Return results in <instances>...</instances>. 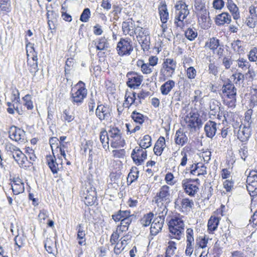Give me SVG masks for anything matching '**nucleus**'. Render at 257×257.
<instances>
[{"instance_id": "f257e3e1", "label": "nucleus", "mask_w": 257, "mask_h": 257, "mask_svg": "<svg viewBox=\"0 0 257 257\" xmlns=\"http://www.w3.org/2000/svg\"><path fill=\"white\" fill-rule=\"evenodd\" d=\"M184 223L183 220L178 217L172 219L169 222V228L171 237L180 240L184 230Z\"/></svg>"}, {"instance_id": "f03ea898", "label": "nucleus", "mask_w": 257, "mask_h": 257, "mask_svg": "<svg viewBox=\"0 0 257 257\" xmlns=\"http://www.w3.org/2000/svg\"><path fill=\"white\" fill-rule=\"evenodd\" d=\"M177 67V63L171 58H167L164 60L160 70V75L162 76L163 80L168 78L172 77Z\"/></svg>"}, {"instance_id": "7ed1b4c3", "label": "nucleus", "mask_w": 257, "mask_h": 257, "mask_svg": "<svg viewBox=\"0 0 257 257\" xmlns=\"http://www.w3.org/2000/svg\"><path fill=\"white\" fill-rule=\"evenodd\" d=\"M108 135L110 138V145L113 148L123 147L125 145L124 140L122 138L121 131L116 127H110Z\"/></svg>"}, {"instance_id": "20e7f679", "label": "nucleus", "mask_w": 257, "mask_h": 257, "mask_svg": "<svg viewBox=\"0 0 257 257\" xmlns=\"http://www.w3.org/2000/svg\"><path fill=\"white\" fill-rule=\"evenodd\" d=\"M189 115L184 118L187 127L192 132L199 130L203 124L202 119L199 118V114L198 113L190 112Z\"/></svg>"}, {"instance_id": "39448f33", "label": "nucleus", "mask_w": 257, "mask_h": 257, "mask_svg": "<svg viewBox=\"0 0 257 257\" xmlns=\"http://www.w3.org/2000/svg\"><path fill=\"white\" fill-rule=\"evenodd\" d=\"M116 50L120 56L130 55L133 51L132 41L129 38H121L117 43Z\"/></svg>"}, {"instance_id": "423d86ee", "label": "nucleus", "mask_w": 257, "mask_h": 257, "mask_svg": "<svg viewBox=\"0 0 257 257\" xmlns=\"http://www.w3.org/2000/svg\"><path fill=\"white\" fill-rule=\"evenodd\" d=\"M87 91L85 87L80 86L75 91V88H72L70 99L71 102L77 105H81L86 97Z\"/></svg>"}, {"instance_id": "0eeeda50", "label": "nucleus", "mask_w": 257, "mask_h": 257, "mask_svg": "<svg viewBox=\"0 0 257 257\" xmlns=\"http://www.w3.org/2000/svg\"><path fill=\"white\" fill-rule=\"evenodd\" d=\"M81 197L86 205H92L94 204L97 199L95 188L89 184L83 190Z\"/></svg>"}, {"instance_id": "6e6552de", "label": "nucleus", "mask_w": 257, "mask_h": 257, "mask_svg": "<svg viewBox=\"0 0 257 257\" xmlns=\"http://www.w3.org/2000/svg\"><path fill=\"white\" fill-rule=\"evenodd\" d=\"M9 138L18 143H24L26 141V132L15 125L11 126L8 132Z\"/></svg>"}, {"instance_id": "1a4fd4ad", "label": "nucleus", "mask_w": 257, "mask_h": 257, "mask_svg": "<svg viewBox=\"0 0 257 257\" xmlns=\"http://www.w3.org/2000/svg\"><path fill=\"white\" fill-rule=\"evenodd\" d=\"M171 195L170 187L167 185H164L161 187L159 192L157 193L155 199V202L157 204L160 203L169 204L171 202Z\"/></svg>"}, {"instance_id": "9d476101", "label": "nucleus", "mask_w": 257, "mask_h": 257, "mask_svg": "<svg viewBox=\"0 0 257 257\" xmlns=\"http://www.w3.org/2000/svg\"><path fill=\"white\" fill-rule=\"evenodd\" d=\"M126 84L131 88H135L139 86L143 81V76L135 72H128L126 74Z\"/></svg>"}, {"instance_id": "9b49d317", "label": "nucleus", "mask_w": 257, "mask_h": 257, "mask_svg": "<svg viewBox=\"0 0 257 257\" xmlns=\"http://www.w3.org/2000/svg\"><path fill=\"white\" fill-rule=\"evenodd\" d=\"M147 151L142 148L136 147L132 151L131 157L137 165H141L147 158Z\"/></svg>"}, {"instance_id": "f8f14e48", "label": "nucleus", "mask_w": 257, "mask_h": 257, "mask_svg": "<svg viewBox=\"0 0 257 257\" xmlns=\"http://www.w3.org/2000/svg\"><path fill=\"white\" fill-rule=\"evenodd\" d=\"M186 242L185 254L187 256H191L193 252L194 246V231L191 228H188L186 230Z\"/></svg>"}, {"instance_id": "ddd939ff", "label": "nucleus", "mask_w": 257, "mask_h": 257, "mask_svg": "<svg viewBox=\"0 0 257 257\" xmlns=\"http://www.w3.org/2000/svg\"><path fill=\"white\" fill-rule=\"evenodd\" d=\"M193 181V179H189L183 180L182 182V187L185 192L191 197L194 196L199 190L198 187L192 183Z\"/></svg>"}, {"instance_id": "4468645a", "label": "nucleus", "mask_w": 257, "mask_h": 257, "mask_svg": "<svg viewBox=\"0 0 257 257\" xmlns=\"http://www.w3.org/2000/svg\"><path fill=\"white\" fill-rule=\"evenodd\" d=\"M47 164L53 174L57 173L60 169L62 168V160L58 158L57 161L54 155L47 156Z\"/></svg>"}, {"instance_id": "2eb2a0df", "label": "nucleus", "mask_w": 257, "mask_h": 257, "mask_svg": "<svg viewBox=\"0 0 257 257\" xmlns=\"http://www.w3.org/2000/svg\"><path fill=\"white\" fill-rule=\"evenodd\" d=\"M175 8L177 11L178 16L176 17L180 19L184 20L189 14V11L188 9V6L183 1H178Z\"/></svg>"}, {"instance_id": "dca6fc26", "label": "nucleus", "mask_w": 257, "mask_h": 257, "mask_svg": "<svg viewBox=\"0 0 257 257\" xmlns=\"http://www.w3.org/2000/svg\"><path fill=\"white\" fill-rule=\"evenodd\" d=\"M136 94L137 93L132 90H126L124 96V102L123 104V106L126 105L125 107L128 108L133 105L136 106H138L140 103L139 101H136L137 99Z\"/></svg>"}, {"instance_id": "f3484780", "label": "nucleus", "mask_w": 257, "mask_h": 257, "mask_svg": "<svg viewBox=\"0 0 257 257\" xmlns=\"http://www.w3.org/2000/svg\"><path fill=\"white\" fill-rule=\"evenodd\" d=\"M164 221V218L158 216L154 218L150 228L152 235H156L162 230Z\"/></svg>"}, {"instance_id": "a211bd4d", "label": "nucleus", "mask_w": 257, "mask_h": 257, "mask_svg": "<svg viewBox=\"0 0 257 257\" xmlns=\"http://www.w3.org/2000/svg\"><path fill=\"white\" fill-rule=\"evenodd\" d=\"M95 114L101 121L107 120L110 116L109 108L102 104L98 105L95 111Z\"/></svg>"}, {"instance_id": "6ab92c4d", "label": "nucleus", "mask_w": 257, "mask_h": 257, "mask_svg": "<svg viewBox=\"0 0 257 257\" xmlns=\"http://www.w3.org/2000/svg\"><path fill=\"white\" fill-rule=\"evenodd\" d=\"M251 132L250 127L241 125L238 131L237 138L242 142H246L250 137Z\"/></svg>"}, {"instance_id": "aec40b11", "label": "nucleus", "mask_w": 257, "mask_h": 257, "mask_svg": "<svg viewBox=\"0 0 257 257\" xmlns=\"http://www.w3.org/2000/svg\"><path fill=\"white\" fill-rule=\"evenodd\" d=\"M222 93L228 98L236 97L237 89L230 81L226 84H224L222 87Z\"/></svg>"}, {"instance_id": "412c9836", "label": "nucleus", "mask_w": 257, "mask_h": 257, "mask_svg": "<svg viewBox=\"0 0 257 257\" xmlns=\"http://www.w3.org/2000/svg\"><path fill=\"white\" fill-rule=\"evenodd\" d=\"M217 124L213 121H208L204 126V131L207 137L212 139L217 131Z\"/></svg>"}, {"instance_id": "4be33fe9", "label": "nucleus", "mask_w": 257, "mask_h": 257, "mask_svg": "<svg viewBox=\"0 0 257 257\" xmlns=\"http://www.w3.org/2000/svg\"><path fill=\"white\" fill-rule=\"evenodd\" d=\"M247 189L248 191H252L250 189V187H253L254 189H257V171L252 170L250 171L249 175L246 179Z\"/></svg>"}, {"instance_id": "5701e85b", "label": "nucleus", "mask_w": 257, "mask_h": 257, "mask_svg": "<svg viewBox=\"0 0 257 257\" xmlns=\"http://www.w3.org/2000/svg\"><path fill=\"white\" fill-rule=\"evenodd\" d=\"M134 215L131 214V212L129 210H119L116 213L112 215V218L115 222L120 221L122 219H125L130 217H134Z\"/></svg>"}, {"instance_id": "b1692460", "label": "nucleus", "mask_w": 257, "mask_h": 257, "mask_svg": "<svg viewBox=\"0 0 257 257\" xmlns=\"http://www.w3.org/2000/svg\"><path fill=\"white\" fill-rule=\"evenodd\" d=\"M231 22V16L228 13H222L216 16L215 22L217 25L220 26L225 24H229Z\"/></svg>"}, {"instance_id": "393cba45", "label": "nucleus", "mask_w": 257, "mask_h": 257, "mask_svg": "<svg viewBox=\"0 0 257 257\" xmlns=\"http://www.w3.org/2000/svg\"><path fill=\"white\" fill-rule=\"evenodd\" d=\"M93 44L98 50H104L109 47V43L104 37L96 39L93 41Z\"/></svg>"}, {"instance_id": "a878e982", "label": "nucleus", "mask_w": 257, "mask_h": 257, "mask_svg": "<svg viewBox=\"0 0 257 257\" xmlns=\"http://www.w3.org/2000/svg\"><path fill=\"white\" fill-rule=\"evenodd\" d=\"M227 7L234 20L240 18L239 9L232 0H227Z\"/></svg>"}, {"instance_id": "bb28decb", "label": "nucleus", "mask_w": 257, "mask_h": 257, "mask_svg": "<svg viewBox=\"0 0 257 257\" xmlns=\"http://www.w3.org/2000/svg\"><path fill=\"white\" fill-rule=\"evenodd\" d=\"M175 82L172 80H169L164 83L160 87V90L163 95L168 94L171 90L175 87Z\"/></svg>"}, {"instance_id": "cd10ccee", "label": "nucleus", "mask_w": 257, "mask_h": 257, "mask_svg": "<svg viewBox=\"0 0 257 257\" xmlns=\"http://www.w3.org/2000/svg\"><path fill=\"white\" fill-rule=\"evenodd\" d=\"M219 222V218L214 216H211L208 221V230L209 232H212L217 228Z\"/></svg>"}, {"instance_id": "c85d7f7f", "label": "nucleus", "mask_w": 257, "mask_h": 257, "mask_svg": "<svg viewBox=\"0 0 257 257\" xmlns=\"http://www.w3.org/2000/svg\"><path fill=\"white\" fill-rule=\"evenodd\" d=\"M188 138L180 130L176 131L175 136V141L176 144L183 146L187 142Z\"/></svg>"}, {"instance_id": "c756f323", "label": "nucleus", "mask_w": 257, "mask_h": 257, "mask_svg": "<svg viewBox=\"0 0 257 257\" xmlns=\"http://www.w3.org/2000/svg\"><path fill=\"white\" fill-rule=\"evenodd\" d=\"M77 230V239H80L78 243L80 245L85 244V233L84 230V227L81 224H79L76 227Z\"/></svg>"}, {"instance_id": "7c9ffc66", "label": "nucleus", "mask_w": 257, "mask_h": 257, "mask_svg": "<svg viewBox=\"0 0 257 257\" xmlns=\"http://www.w3.org/2000/svg\"><path fill=\"white\" fill-rule=\"evenodd\" d=\"M99 138L103 148L105 150L108 149L109 148L108 142L109 138L108 137V133L106 130H103L101 131Z\"/></svg>"}, {"instance_id": "2f4dec72", "label": "nucleus", "mask_w": 257, "mask_h": 257, "mask_svg": "<svg viewBox=\"0 0 257 257\" xmlns=\"http://www.w3.org/2000/svg\"><path fill=\"white\" fill-rule=\"evenodd\" d=\"M144 51H148L150 48V34L144 37L138 39Z\"/></svg>"}, {"instance_id": "473e14b6", "label": "nucleus", "mask_w": 257, "mask_h": 257, "mask_svg": "<svg viewBox=\"0 0 257 257\" xmlns=\"http://www.w3.org/2000/svg\"><path fill=\"white\" fill-rule=\"evenodd\" d=\"M219 46V40L215 37L210 38L205 44V46L208 47L213 52H214Z\"/></svg>"}, {"instance_id": "72a5a7b5", "label": "nucleus", "mask_w": 257, "mask_h": 257, "mask_svg": "<svg viewBox=\"0 0 257 257\" xmlns=\"http://www.w3.org/2000/svg\"><path fill=\"white\" fill-rule=\"evenodd\" d=\"M169 204H165V203H160L157 206L158 208L157 209V213L158 214V217L163 218L165 219L166 215L167 214L168 209L167 208Z\"/></svg>"}, {"instance_id": "f704fd0d", "label": "nucleus", "mask_w": 257, "mask_h": 257, "mask_svg": "<svg viewBox=\"0 0 257 257\" xmlns=\"http://www.w3.org/2000/svg\"><path fill=\"white\" fill-rule=\"evenodd\" d=\"M242 44L243 42L240 40H234L231 44V47L234 52L240 53L243 52Z\"/></svg>"}, {"instance_id": "c9c22d12", "label": "nucleus", "mask_w": 257, "mask_h": 257, "mask_svg": "<svg viewBox=\"0 0 257 257\" xmlns=\"http://www.w3.org/2000/svg\"><path fill=\"white\" fill-rule=\"evenodd\" d=\"M135 218V217L134 216V217L122 219V220L120 221V225L117 226V228L119 227V230L121 232L126 231L128 228L129 225L133 221V219Z\"/></svg>"}, {"instance_id": "e433bc0d", "label": "nucleus", "mask_w": 257, "mask_h": 257, "mask_svg": "<svg viewBox=\"0 0 257 257\" xmlns=\"http://www.w3.org/2000/svg\"><path fill=\"white\" fill-rule=\"evenodd\" d=\"M152 145L151 137L148 135H145L142 140H141L139 145L140 147L145 150L149 148Z\"/></svg>"}, {"instance_id": "4c0bfd02", "label": "nucleus", "mask_w": 257, "mask_h": 257, "mask_svg": "<svg viewBox=\"0 0 257 257\" xmlns=\"http://www.w3.org/2000/svg\"><path fill=\"white\" fill-rule=\"evenodd\" d=\"M161 21L162 23H166L169 18V14L166 6H163L159 9Z\"/></svg>"}, {"instance_id": "58836bf2", "label": "nucleus", "mask_w": 257, "mask_h": 257, "mask_svg": "<svg viewBox=\"0 0 257 257\" xmlns=\"http://www.w3.org/2000/svg\"><path fill=\"white\" fill-rule=\"evenodd\" d=\"M237 66L238 67L242 68L243 70L248 69L247 73H250V70H249V67H250V64L249 62H248L246 59L244 58H240L237 60Z\"/></svg>"}, {"instance_id": "ea45409f", "label": "nucleus", "mask_w": 257, "mask_h": 257, "mask_svg": "<svg viewBox=\"0 0 257 257\" xmlns=\"http://www.w3.org/2000/svg\"><path fill=\"white\" fill-rule=\"evenodd\" d=\"M154 214L152 212H150L146 215H145L144 217L141 219V223L144 226H149L153 218Z\"/></svg>"}, {"instance_id": "a19ab883", "label": "nucleus", "mask_w": 257, "mask_h": 257, "mask_svg": "<svg viewBox=\"0 0 257 257\" xmlns=\"http://www.w3.org/2000/svg\"><path fill=\"white\" fill-rule=\"evenodd\" d=\"M131 117L136 122L142 124L144 122V116L137 111H134L131 114Z\"/></svg>"}, {"instance_id": "79ce46f5", "label": "nucleus", "mask_w": 257, "mask_h": 257, "mask_svg": "<svg viewBox=\"0 0 257 257\" xmlns=\"http://www.w3.org/2000/svg\"><path fill=\"white\" fill-rule=\"evenodd\" d=\"M181 205L183 208L187 210L191 209L193 207L194 204L192 200L185 198L182 199Z\"/></svg>"}, {"instance_id": "37998d69", "label": "nucleus", "mask_w": 257, "mask_h": 257, "mask_svg": "<svg viewBox=\"0 0 257 257\" xmlns=\"http://www.w3.org/2000/svg\"><path fill=\"white\" fill-rule=\"evenodd\" d=\"M138 66H141L142 71L144 74H150L152 71V68L148 63H144L143 61H139Z\"/></svg>"}, {"instance_id": "c03bdc74", "label": "nucleus", "mask_w": 257, "mask_h": 257, "mask_svg": "<svg viewBox=\"0 0 257 257\" xmlns=\"http://www.w3.org/2000/svg\"><path fill=\"white\" fill-rule=\"evenodd\" d=\"M91 15L90 10L89 8H85L80 17V20L84 23L88 22Z\"/></svg>"}, {"instance_id": "a18cd8bd", "label": "nucleus", "mask_w": 257, "mask_h": 257, "mask_svg": "<svg viewBox=\"0 0 257 257\" xmlns=\"http://www.w3.org/2000/svg\"><path fill=\"white\" fill-rule=\"evenodd\" d=\"M185 37L190 41H193L197 36V32L195 29L188 28L185 32Z\"/></svg>"}, {"instance_id": "49530a36", "label": "nucleus", "mask_w": 257, "mask_h": 257, "mask_svg": "<svg viewBox=\"0 0 257 257\" xmlns=\"http://www.w3.org/2000/svg\"><path fill=\"white\" fill-rule=\"evenodd\" d=\"M176 244L174 241H170L168 242V246L166 249L165 255L171 256V255H173L175 253V250L176 249Z\"/></svg>"}, {"instance_id": "de8ad7c7", "label": "nucleus", "mask_w": 257, "mask_h": 257, "mask_svg": "<svg viewBox=\"0 0 257 257\" xmlns=\"http://www.w3.org/2000/svg\"><path fill=\"white\" fill-rule=\"evenodd\" d=\"M19 183H14V185H12L13 191L15 194H18L24 191V184L21 181H19Z\"/></svg>"}, {"instance_id": "09e8293b", "label": "nucleus", "mask_w": 257, "mask_h": 257, "mask_svg": "<svg viewBox=\"0 0 257 257\" xmlns=\"http://www.w3.org/2000/svg\"><path fill=\"white\" fill-rule=\"evenodd\" d=\"M194 7L196 11L198 12L199 13L207 11L205 4L203 3L201 0H195Z\"/></svg>"}, {"instance_id": "8fccbe9b", "label": "nucleus", "mask_w": 257, "mask_h": 257, "mask_svg": "<svg viewBox=\"0 0 257 257\" xmlns=\"http://www.w3.org/2000/svg\"><path fill=\"white\" fill-rule=\"evenodd\" d=\"M247 57L250 62H257V48H252L248 52Z\"/></svg>"}, {"instance_id": "3c124183", "label": "nucleus", "mask_w": 257, "mask_h": 257, "mask_svg": "<svg viewBox=\"0 0 257 257\" xmlns=\"http://www.w3.org/2000/svg\"><path fill=\"white\" fill-rule=\"evenodd\" d=\"M15 244L17 245L20 249L21 247L23 246L26 242V237L23 235H18L15 237Z\"/></svg>"}, {"instance_id": "603ef678", "label": "nucleus", "mask_w": 257, "mask_h": 257, "mask_svg": "<svg viewBox=\"0 0 257 257\" xmlns=\"http://www.w3.org/2000/svg\"><path fill=\"white\" fill-rule=\"evenodd\" d=\"M208 243V239L206 238L205 236H199L196 239V246L201 248H205Z\"/></svg>"}, {"instance_id": "864d4df0", "label": "nucleus", "mask_w": 257, "mask_h": 257, "mask_svg": "<svg viewBox=\"0 0 257 257\" xmlns=\"http://www.w3.org/2000/svg\"><path fill=\"white\" fill-rule=\"evenodd\" d=\"M19 149V148L14 145L12 143H7L5 144V150L7 153L10 155H13V154H14L15 152Z\"/></svg>"}, {"instance_id": "5fc2aeb1", "label": "nucleus", "mask_w": 257, "mask_h": 257, "mask_svg": "<svg viewBox=\"0 0 257 257\" xmlns=\"http://www.w3.org/2000/svg\"><path fill=\"white\" fill-rule=\"evenodd\" d=\"M63 117L65 121L70 122L74 119V115L73 112H71L69 110L65 109L63 111Z\"/></svg>"}, {"instance_id": "6e6d98bb", "label": "nucleus", "mask_w": 257, "mask_h": 257, "mask_svg": "<svg viewBox=\"0 0 257 257\" xmlns=\"http://www.w3.org/2000/svg\"><path fill=\"white\" fill-rule=\"evenodd\" d=\"M133 28V24L132 22H123L122 23V30L123 34L128 33Z\"/></svg>"}, {"instance_id": "4d7b16f0", "label": "nucleus", "mask_w": 257, "mask_h": 257, "mask_svg": "<svg viewBox=\"0 0 257 257\" xmlns=\"http://www.w3.org/2000/svg\"><path fill=\"white\" fill-rule=\"evenodd\" d=\"M222 65L225 69H229L232 65L234 60L232 59L231 56L224 57L222 59Z\"/></svg>"}, {"instance_id": "13d9d810", "label": "nucleus", "mask_w": 257, "mask_h": 257, "mask_svg": "<svg viewBox=\"0 0 257 257\" xmlns=\"http://www.w3.org/2000/svg\"><path fill=\"white\" fill-rule=\"evenodd\" d=\"M24 101V105L26 106L28 109L31 110L33 108V102L31 100V96L29 94L26 95L23 98Z\"/></svg>"}, {"instance_id": "bf43d9fd", "label": "nucleus", "mask_w": 257, "mask_h": 257, "mask_svg": "<svg viewBox=\"0 0 257 257\" xmlns=\"http://www.w3.org/2000/svg\"><path fill=\"white\" fill-rule=\"evenodd\" d=\"M197 74L196 70L192 66H190L186 70V75L188 79H193Z\"/></svg>"}, {"instance_id": "052dcab7", "label": "nucleus", "mask_w": 257, "mask_h": 257, "mask_svg": "<svg viewBox=\"0 0 257 257\" xmlns=\"http://www.w3.org/2000/svg\"><path fill=\"white\" fill-rule=\"evenodd\" d=\"M95 105V100L92 95H91V97L89 98L88 102V107L89 110V115H91L93 114L94 112V108Z\"/></svg>"}, {"instance_id": "680f3d73", "label": "nucleus", "mask_w": 257, "mask_h": 257, "mask_svg": "<svg viewBox=\"0 0 257 257\" xmlns=\"http://www.w3.org/2000/svg\"><path fill=\"white\" fill-rule=\"evenodd\" d=\"M137 34H138L137 36L138 39L144 37L150 34L149 31L147 30L144 29L142 27H137Z\"/></svg>"}, {"instance_id": "e2e57ef3", "label": "nucleus", "mask_w": 257, "mask_h": 257, "mask_svg": "<svg viewBox=\"0 0 257 257\" xmlns=\"http://www.w3.org/2000/svg\"><path fill=\"white\" fill-rule=\"evenodd\" d=\"M232 77L234 79L235 84L239 83L240 81H243L244 79V75L241 72H236L232 74Z\"/></svg>"}, {"instance_id": "0e129e2a", "label": "nucleus", "mask_w": 257, "mask_h": 257, "mask_svg": "<svg viewBox=\"0 0 257 257\" xmlns=\"http://www.w3.org/2000/svg\"><path fill=\"white\" fill-rule=\"evenodd\" d=\"M139 171H131L129 173L127 178V182L130 184L136 181L138 178Z\"/></svg>"}, {"instance_id": "69168bd1", "label": "nucleus", "mask_w": 257, "mask_h": 257, "mask_svg": "<svg viewBox=\"0 0 257 257\" xmlns=\"http://www.w3.org/2000/svg\"><path fill=\"white\" fill-rule=\"evenodd\" d=\"M10 6L9 0H0V11L9 12L10 11Z\"/></svg>"}, {"instance_id": "338daca9", "label": "nucleus", "mask_w": 257, "mask_h": 257, "mask_svg": "<svg viewBox=\"0 0 257 257\" xmlns=\"http://www.w3.org/2000/svg\"><path fill=\"white\" fill-rule=\"evenodd\" d=\"M208 72L209 74H211L214 76H216L218 74V68L214 63H210L208 65Z\"/></svg>"}, {"instance_id": "774afa93", "label": "nucleus", "mask_w": 257, "mask_h": 257, "mask_svg": "<svg viewBox=\"0 0 257 257\" xmlns=\"http://www.w3.org/2000/svg\"><path fill=\"white\" fill-rule=\"evenodd\" d=\"M74 64L73 59L71 58H68L66 61L65 72V74L69 73L71 68L73 66Z\"/></svg>"}]
</instances>
